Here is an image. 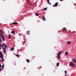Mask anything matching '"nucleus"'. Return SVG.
<instances>
[{
	"label": "nucleus",
	"mask_w": 76,
	"mask_h": 76,
	"mask_svg": "<svg viewBox=\"0 0 76 76\" xmlns=\"http://www.w3.org/2000/svg\"><path fill=\"white\" fill-rule=\"evenodd\" d=\"M69 65L73 67H75V64L72 62H70L69 64Z\"/></svg>",
	"instance_id": "1"
},
{
	"label": "nucleus",
	"mask_w": 76,
	"mask_h": 76,
	"mask_svg": "<svg viewBox=\"0 0 76 76\" xmlns=\"http://www.w3.org/2000/svg\"><path fill=\"white\" fill-rule=\"evenodd\" d=\"M58 4V3L57 2H56L55 3V4L53 5V7H57V5Z\"/></svg>",
	"instance_id": "2"
},
{
	"label": "nucleus",
	"mask_w": 76,
	"mask_h": 76,
	"mask_svg": "<svg viewBox=\"0 0 76 76\" xmlns=\"http://www.w3.org/2000/svg\"><path fill=\"white\" fill-rule=\"evenodd\" d=\"M43 20H46V18H45V17L44 16H43V18H42Z\"/></svg>",
	"instance_id": "3"
},
{
	"label": "nucleus",
	"mask_w": 76,
	"mask_h": 76,
	"mask_svg": "<svg viewBox=\"0 0 76 76\" xmlns=\"http://www.w3.org/2000/svg\"><path fill=\"white\" fill-rule=\"evenodd\" d=\"M62 52V51H61V50L58 53V55L60 56V54H61V53Z\"/></svg>",
	"instance_id": "4"
},
{
	"label": "nucleus",
	"mask_w": 76,
	"mask_h": 76,
	"mask_svg": "<svg viewBox=\"0 0 76 76\" xmlns=\"http://www.w3.org/2000/svg\"><path fill=\"white\" fill-rule=\"evenodd\" d=\"M72 61H73V62H75V63H76V59L75 58H73L72 60Z\"/></svg>",
	"instance_id": "5"
},
{
	"label": "nucleus",
	"mask_w": 76,
	"mask_h": 76,
	"mask_svg": "<svg viewBox=\"0 0 76 76\" xmlns=\"http://www.w3.org/2000/svg\"><path fill=\"white\" fill-rule=\"evenodd\" d=\"M11 34H15V31L13 30L11 32Z\"/></svg>",
	"instance_id": "6"
},
{
	"label": "nucleus",
	"mask_w": 76,
	"mask_h": 76,
	"mask_svg": "<svg viewBox=\"0 0 76 76\" xmlns=\"http://www.w3.org/2000/svg\"><path fill=\"white\" fill-rule=\"evenodd\" d=\"M30 32V31H27L26 34L27 35H29V34H30V33H29Z\"/></svg>",
	"instance_id": "7"
},
{
	"label": "nucleus",
	"mask_w": 76,
	"mask_h": 76,
	"mask_svg": "<svg viewBox=\"0 0 76 76\" xmlns=\"http://www.w3.org/2000/svg\"><path fill=\"white\" fill-rule=\"evenodd\" d=\"M11 38V35L10 34H9L8 36V39H10Z\"/></svg>",
	"instance_id": "8"
},
{
	"label": "nucleus",
	"mask_w": 76,
	"mask_h": 76,
	"mask_svg": "<svg viewBox=\"0 0 76 76\" xmlns=\"http://www.w3.org/2000/svg\"><path fill=\"white\" fill-rule=\"evenodd\" d=\"M12 23L13 25H17L18 24V23L13 22V23Z\"/></svg>",
	"instance_id": "9"
},
{
	"label": "nucleus",
	"mask_w": 76,
	"mask_h": 76,
	"mask_svg": "<svg viewBox=\"0 0 76 76\" xmlns=\"http://www.w3.org/2000/svg\"><path fill=\"white\" fill-rule=\"evenodd\" d=\"M57 57L58 59H60L61 57L60 56V55H57Z\"/></svg>",
	"instance_id": "10"
},
{
	"label": "nucleus",
	"mask_w": 76,
	"mask_h": 76,
	"mask_svg": "<svg viewBox=\"0 0 76 76\" xmlns=\"http://www.w3.org/2000/svg\"><path fill=\"white\" fill-rule=\"evenodd\" d=\"M6 48L4 49V51L3 52L4 53H6Z\"/></svg>",
	"instance_id": "11"
},
{
	"label": "nucleus",
	"mask_w": 76,
	"mask_h": 76,
	"mask_svg": "<svg viewBox=\"0 0 76 76\" xmlns=\"http://www.w3.org/2000/svg\"><path fill=\"white\" fill-rule=\"evenodd\" d=\"M65 54L66 56H67V55H68V53H67V52H66L65 53Z\"/></svg>",
	"instance_id": "12"
},
{
	"label": "nucleus",
	"mask_w": 76,
	"mask_h": 76,
	"mask_svg": "<svg viewBox=\"0 0 76 76\" xmlns=\"http://www.w3.org/2000/svg\"><path fill=\"white\" fill-rule=\"evenodd\" d=\"M59 64H60L59 63H58L57 64H56V66H57V67H58Z\"/></svg>",
	"instance_id": "13"
},
{
	"label": "nucleus",
	"mask_w": 76,
	"mask_h": 76,
	"mask_svg": "<svg viewBox=\"0 0 76 76\" xmlns=\"http://www.w3.org/2000/svg\"><path fill=\"white\" fill-rule=\"evenodd\" d=\"M6 47H7V45H5V46H4V49H6Z\"/></svg>",
	"instance_id": "14"
},
{
	"label": "nucleus",
	"mask_w": 76,
	"mask_h": 76,
	"mask_svg": "<svg viewBox=\"0 0 76 76\" xmlns=\"http://www.w3.org/2000/svg\"><path fill=\"white\" fill-rule=\"evenodd\" d=\"M70 43H71V42H70V41H69L67 42V44H70Z\"/></svg>",
	"instance_id": "15"
},
{
	"label": "nucleus",
	"mask_w": 76,
	"mask_h": 76,
	"mask_svg": "<svg viewBox=\"0 0 76 76\" xmlns=\"http://www.w3.org/2000/svg\"><path fill=\"white\" fill-rule=\"evenodd\" d=\"M11 50L12 51H13V50H14V48L13 47L12 48H11Z\"/></svg>",
	"instance_id": "16"
},
{
	"label": "nucleus",
	"mask_w": 76,
	"mask_h": 76,
	"mask_svg": "<svg viewBox=\"0 0 76 76\" xmlns=\"http://www.w3.org/2000/svg\"><path fill=\"white\" fill-rule=\"evenodd\" d=\"M2 38L3 39V41H5V40H4V36Z\"/></svg>",
	"instance_id": "17"
},
{
	"label": "nucleus",
	"mask_w": 76,
	"mask_h": 76,
	"mask_svg": "<svg viewBox=\"0 0 76 76\" xmlns=\"http://www.w3.org/2000/svg\"><path fill=\"white\" fill-rule=\"evenodd\" d=\"M35 15H36V16H39V14H37V13H36L35 14Z\"/></svg>",
	"instance_id": "18"
},
{
	"label": "nucleus",
	"mask_w": 76,
	"mask_h": 76,
	"mask_svg": "<svg viewBox=\"0 0 76 76\" xmlns=\"http://www.w3.org/2000/svg\"><path fill=\"white\" fill-rule=\"evenodd\" d=\"M15 55L16 56L18 57H19V55H18L15 54Z\"/></svg>",
	"instance_id": "19"
},
{
	"label": "nucleus",
	"mask_w": 76,
	"mask_h": 76,
	"mask_svg": "<svg viewBox=\"0 0 76 76\" xmlns=\"http://www.w3.org/2000/svg\"><path fill=\"white\" fill-rule=\"evenodd\" d=\"M26 61H27V63H29V59H27L26 60Z\"/></svg>",
	"instance_id": "20"
},
{
	"label": "nucleus",
	"mask_w": 76,
	"mask_h": 76,
	"mask_svg": "<svg viewBox=\"0 0 76 76\" xmlns=\"http://www.w3.org/2000/svg\"><path fill=\"white\" fill-rule=\"evenodd\" d=\"M0 55L1 56H0V57H3V55L2 54H1V55Z\"/></svg>",
	"instance_id": "21"
},
{
	"label": "nucleus",
	"mask_w": 76,
	"mask_h": 76,
	"mask_svg": "<svg viewBox=\"0 0 76 76\" xmlns=\"http://www.w3.org/2000/svg\"><path fill=\"white\" fill-rule=\"evenodd\" d=\"M2 49H3V50H4V48H3V47H4V45H3V44H2Z\"/></svg>",
	"instance_id": "22"
},
{
	"label": "nucleus",
	"mask_w": 76,
	"mask_h": 76,
	"mask_svg": "<svg viewBox=\"0 0 76 76\" xmlns=\"http://www.w3.org/2000/svg\"><path fill=\"white\" fill-rule=\"evenodd\" d=\"M64 72H65V75L66 73H67V71L65 70L64 71Z\"/></svg>",
	"instance_id": "23"
},
{
	"label": "nucleus",
	"mask_w": 76,
	"mask_h": 76,
	"mask_svg": "<svg viewBox=\"0 0 76 76\" xmlns=\"http://www.w3.org/2000/svg\"><path fill=\"white\" fill-rule=\"evenodd\" d=\"M63 29H64L65 30H67L66 28H65V27H64V28H63Z\"/></svg>",
	"instance_id": "24"
},
{
	"label": "nucleus",
	"mask_w": 76,
	"mask_h": 76,
	"mask_svg": "<svg viewBox=\"0 0 76 76\" xmlns=\"http://www.w3.org/2000/svg\"><path fill=\"white\" fill-rule=\"evenodd\" d=\"M47 8H45L44 9V10H47Z\"/></svg>",
	"instance_id": "25"
},
{
	"label": "nucleus",
	"mask_w": 76,
	"mask_h": 76,
	"mask_svg": "<svg viewBox=\"0 0 76 76\" xmlns=\"http://www.w3.org/2000/svg\"><path fill=\"white\" fill-rule=\"evenodd\" d=\"M0 32H1V33L3 34V32H2V31H1V29H0Z\"/></svg>",
	"instance_id": "26"
},
{
	"label": "nucleus",
	"mask_w": 76,
	"mask_h": 76,
	"mask_svg": "<svg viewBox=\"0 0 76 76\" xmlns=\"http://www.w3.org/2000/svg\"><path fill=\"white\" fill-rule=\"evenodd\" d=\"M2 68H3V69H4V65H3L2 66Z\"/></svg>",
	"instance_id": "27"
},
{
	"label": "nucleus",
	"mask_w": 76,
	"mask_h": 76,
	"mask_svg": "<svg viewBox=\"0 0 76 76\" xmlns=\"http://www.w3.org/2000/svg\"><path fill=\"white\" fill-rule=\"evenodd\" d=\"M3 35H2L0 37H1V38H2L3 37H4V36H3Z\"/></svg>",
	"instance_id": "28"
},
{
	"label": "nucleus",
	"mask_w": 76,
	"mask_h": 76,
	"mask_svg": "<svg viewBox=\"0 0 76 76\" xmlns=\"http://www.w3.org/2000/svg\"><path fill=\"white\" fill-rule=\"evenodd\" d=\"M0 55H1V54H3L2 53V52L1 51L0 52Z\"/></svg>",
	"instance_id": "29"
},
{
	"label": "nucleus",
	"mask_w": 76,
	"mask_h": 76,
	"mask_svg": "<svg viewBox=\"0 0 76 76\" xmlns=\"http://www.w3.org/2000/svg\"><path fill=\"white\" fill-rule=\"evenodd\" d=\"M2 35H3V34L1 33H0V35H1V36Z\"/></svg>",
	"instance_id": "30"
},
{
	"label": "nucleus",
	"mask_w": 76,
	"mask_h": 76,
	"mask_svg": "<svg viewBox=\"0 0 76 76\" xmlns=\"http://www.w3.org/2000/svg\"><path fill=\"white\" fill-rule=\"evenodd\" d=\"M48 4H51V3H50L49 2H48Z\"/></svg>",
	"instance_id": "31"
},
{
	"label": "nucleus",
	"mask_w": 76,
	"mask_h": 76,
	"mask_svg": "<svg viewBox=\"0 0 76 76\" xmlns=\"http://www.w3.org/2000/svg\"><path fill=\"white\" fill-rule=\"evenodd\" d=\"M2 62H3V61H4V59H2V60H1Z\"/></svg>",
	"instance_id": "32"
},
{
	"label": "nucleus",
	"mask_w": 76,
	"mask_h": 76,
	"mask_svg": "<svg viewBox=\"0 0 76 76\" xmlns=\"http://www.w3.org/2000/svg\"><path fill=\"white\" fill-rule=\"evenodd\" d=\"M3 69L2 68H1V69H0V71H1V70H3Z\"/></svg>",
	"instance_id": "33"
},
{
	"label": "nucleus",
	"mask_w": 76,
	"mask_h": 76,
	"mask_svg": "<svg viewBox=\"0 0 76 76\" xmlns=\"http://www.w3.org/2000/svg\"><path fill=\"white\" fill-rule=\"evenodd\" d=\"M1 59H3V56L2 57H1Z\"/></svg>",
	"instance_id": "34"
},
{
	"label": "nucleus",
	"mask_w": 76,
	"mask_h": 76,
	"mask_svg": "<svg viewBox=\"0 0 76 76\" xmlns=\"http://www.w3.org/2000/svg\"><path fill=\"white\" fill-rule=\"evenodd\" d=\"M1 45H2V44H0V47H2Z\"/></svg>",
	"instance_id": "35"
},
{
	"label": "nucleus",
	"mask_w": 76,
	"mask_h": 76,
	"mask_svg": "<svg viewBox=\"0 0 76 76\" xmlns=\"http://www.w3.org/2000/svg\"><path fill=\"white\" fill-rule=\"evenodd\" d=\"M49 1H50V0H48V1H47L48 3L49 2Z\"/></svg>",
	"instance_id": "36"
},
{
	"label": "nucleus",
	"mask_w": 76,
	"mask_h": 76,
	"mask_svg": "<svg viewBox=\"0 0 76 76\" xmlns=\"http://www.w3.org/2000/svg\"><path fill=\"white\" fill-rule=\"evenodd\" d=\"M1 64H0V68H1Z\"/></svg>",
	"instance_id": "37"
},
{
	"label": "nucleus",
	"mask_w": 76,
	"mask_h": 76,
	"mask_svg": "<svg viewBox=\"0 0 76 76\" xmlns=\"http://www.w3.org/2000/svg\"><path fill=\"white\" fill-rule=\"evenodd\" d=\"M4 46H5L6 45V44H5L4 43Z\"/></svg>",
	"instance_id": "38"
},
{
	"label": "nucleus",
	"mask_w": 76,
	"mask_h": 76,
	"mask_svg": "<svg viewBox=\"0 0 76 76\" xmlns=\"http://www.w3.org/2000/svg\"><path fill=\"white\" fill-rule=\"evenodd\" d=\"M19 34V35H21V34Z\"/></svg>",
	"instance_id": "39"
},
{
	"label": "nucleus",
	"mask_w": 76,
	"mask_h": 76,
	"mask_svg": "<svg viewBox=\"0 0 76 76\" xmlns=\"http://www.w3.org/2000/svg\"><path fill=\"white\" fill-rule=\"evenodd\" d=\"M1 41H2V40H1V39H0V42H1Z\"/></svg>",
	"instance_id": "40"
},
{
	"label": "nucleus",
	"mask_w": 76,
	"mask_h": 76,
	"mask_svg": "<svg viewBox=\"0 0 76 76\" xmlns=\"http://www.w3.org/2000/svg\"><path fill=\"white\" fill-rule=\"evenodd\" d=\"M60 1H63V0H60Z\"/></svg>",
	"instance_id": "41"
},
{
	"label": "nucleus",
	"mask_w": 76,
	"mask_h": 76,
	"mask_svg": "<svg viewBox=\"0 0 76 76\" xmlns=\"http://www.w3.org/2000/svg\"><path fill=\"white\" fill-rule=\"evenodd\" d=\"M23 42H24V43H25V41H24Z\"/></svg>",
	"instance_id": "42"
},
{
	"label": "nucleus",
	"mask_w": 76,
	"mask_h": 76,
	"mask_svg": "<svg viewBox=\"0 0 76 76\" xmlns=\"http://www.w3.org/2000/svg\"><path fill=\"white\" fill-rule=\"evenodd\" d=\"M63 31H64V32H65V30H63Z\"/></svg>",
	"instance_id": "43"
},
{
	"label": "nucleus",
	"mask_w": 76,
	"mask_h": 76,
	"mask_svg": "<svg viewBox=\"0 0 76 76\" xmlns=\"http://www.w3.org/2000/svg\"><path fill=\"white\" fill-rule=\"evenodd\" d=\"M1 42H2V40L1 41Z\"/></svg>",
	"instance_id": "44"
},
{
	"label": "nucleus",
	"mask_w": 76,
	"mask_h": 76,
	"mask_svg": "<svg viewBox=\"0 0 76 76\" xmlns=\"http://www.w3.org/2000/svg\"><path fill=\"white\" fill-rule=\"evenodd\" d=\"M65 76H67V75H65Z\"/></svg>",
	"instance_id": "45"
},
{
	"label": "nucleus",
	"mask_w": 76,
	"mask_h": 76,
	"mask_svg": "<svg viewBox=\"0 0 76 76\" xmlns=\"http://www.w3.org/2000/svg\"><path fill=\"white\" fill-rule=\"evenodd\" d=\"M0 44H1V42H0Z\"/></svg>",
	"instance_id": "46"
},
{
	"label": "nucleus",
	"mask_w": 76,
	"mask_h": 76,
	"mask_svg": "<svg viewBox=\"0 0 76 76\" xmlns=\"http://www.w3.org/2000/svg\"><path fill=\"white\" fill-rule=\"evenodd\" d=\"M62 31H64V29H63H63H62Z\"/></svg>",
	"instance_id": "47"
},
{
	"label": "nucleus",
	"mask_w": 76,
	"mask_h": 76,
	"mask_svg": "<svg viewBox=\"0 0 76 76\" xmlns=\"http://www.w3.org/2000/svg\"><path fill=\"white\" fill-rule=\"evenodd\" d=\"M3 33H4V32L3 31Z\"/></svg>",
	"instance_id": "48"
},
{
	"label": "nucleus",
	"mask_w": 76,
	"mask_h": 76,
	"mask_svg": "<svg viewBox=\"0 0 76 76\" xmlns=\"http://www.w3.org/2000/svg\"><path fill=\"white\" fill-rule=\"evenodd\" d=\"M8 32H9V31H8Z\"/></svg>",
	"instance_id": "49"
},
{
	"label": "nucleus",
	"mask_w": 76,
	"mask_h": 76,
	"mask_svg": "<svg viewBox=\"0 0 76 76\" xmlns=\"http://www.w3.org/2000/svg\"><path fill=\"white\" fill-rule=\"evenodd\" d=\"M1 61V60H0V61Z\"/></svg>",
	"instance_id": "50"
},
{
	"label": "nucleus",
	"mask_w": 76,
	"mask_h": 76,
	"mask_svg": "<svg viewBox=\"0 0 76 76\" xmlns=\"http://www.w3.org/2000/svg\"><path fill=\"white\" fill-rule=\"evenodd\" d=\"M0 50H1V48H0Z\"/></svg>",
	"instance_id": "51"
},
{
	"label": "nucleus",
	"mask_w": 76,
	"mask_h": 76,
	"mask_svg": "<svg viewBox=\"0 0 76 76\" xmlns=\"http://www.w3.org/2000/svg\"><path fill=\"white\" fill-rule=\"evenodd\" d=\"M0 64H1V63H0Z\"/></svg>",
	"instance_id": "52"
},
{
	"label": "nucleus",
	"mask_w": 76,
	"mask_h": 76,
	"mask_svg": "<svg viewBox=\"0 0 76 76\" xmlns=\"http://www.w3.org/2000/svg\"><path fill=\"white\" fill-rule=\"evenodd\" d=\"M4 0V1H5V0Z\"/></svg>",
	"instance_id": "53"
},
{
	"label": "nucleus",
	"mask_w": 76,
	"mask_h": 76,
	"mask_svg": "<svg viewBox=\"0 0 76 76\" xmlns=\"http://www.w3.org/2000/svg\"><path fill=\"white\" fill-rule=\"evenodd\" d=\"M27 1L28 0H27Z\"/></svg>",
	"instance_id": "54"
}]
</instances>
